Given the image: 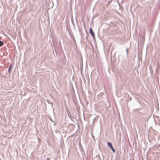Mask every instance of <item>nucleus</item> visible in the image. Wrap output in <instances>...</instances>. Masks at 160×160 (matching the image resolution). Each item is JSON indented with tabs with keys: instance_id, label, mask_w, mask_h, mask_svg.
Returning a JSON list of instances; mask_svg holds the SVG:
<instances>
[{
	"instance_id": "f257e3e1",
	"label": "nucleus",
	"mask_w": 160,
	"mask_h": 160,
	"mask_svg": "<svg viewBox=\"0 0 160 160\" xmlns=\"http://www.w3.org/2000/svg\"><path fill=\"white\" fill-rule=\"evenodd\" d=\"M108 147L110 148L112 150L113 152L114 153L115 152V150L113 148L112 144L111 142H108Z\"/></svg>"
},
{
	"instance_id": "f03ea898",
	"label": "nucleus",
	"mask_w": 160,
	"mask_h": 160,
	"mask_svg": "<svg viewBox=\"0 0 160 160\" xmlns=\"http://www.w3.org/2000/svg\"><path fill=\"white\" fill-rule=\"evenodd\" d=\"M89 32L91 34L93 38H94L95 35L94 32L93 31L92 29V28H90L89 30Z\"/></svg>"
},
{
	"instance_id": "7ed1b4c3",
	"label": "nucleus",
	"mask_w": 160,
	"mask_h": 160,
	"mask_svg": "<svg viewBox=\"0 0 160 160\" xmlns=\"http://www.w3.org/2000/svg\"><path fill=\"white\" fill-rule=\"evenodd\" d=\"M12 67V65H11L9 68H8V71L9 72H10Z\"/></svg>"
},
{
	"instance_id": "20e7f679",
	"label": "nucleus",
	"mask_w": 160,
	"mask_h": 160,
	"mask_svg": "<svg viewBox=\"0 0 160 160\" xmlns=\"http://www.w3.org/2000/svg\"><path fill=\"white\" fill-rule=\"evenodd\" d=\"M3 45V42L2 41H0V47L2 46Z\"/></svg>"
},
{
	"instance_id": "39448f33",
	"label": "nucleus",
	"mask_w": 160,
	"mask_h": 160,
	"mask_svg": "<svg viewBox=\"0 0 160 160\" xmlns=\"http://www.w3.org/2000/svg\"><path fill=\"white\" fill-rule=\"evenodd\" d=\"M47 159L48 160H49V158H47Z\"/></svg>"
}]
</instances>
